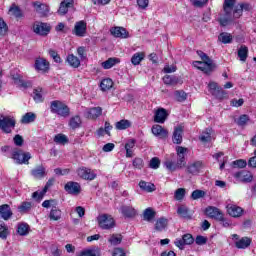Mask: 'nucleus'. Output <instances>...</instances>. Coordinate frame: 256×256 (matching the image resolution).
<instances>
[{
    "label": "nucleus",
    "instance_id": "3c124183",
    "mask_svg": "<svg viewBox=\"0 0 256 256\" xmlns=\"http://www.w3.org/2000/svg\"><path fill=\"white\" fill-rule=\"evenodd\" d=\"M249 53V49L246 46H241L238 50V57L240 61H247V54Z\"/></svg>",
    "mask_w": 256,
    "mask_h": 256
},
{
    "label": "nucleus",
    "instance_id": "f257e3e1",
    "mask_svg": "<svg viewBox=\"0 0 256 256\" xmlns=\"http://www.w3.org/2000/svg\"><path fill=\"white\" fill-rule=\"evenodd\" d=\"M177 161H173L169 158L166 159L164 165L168 171H177V169H183L187 162L185 161V153H187V148L178 146L176 147Z\"/></svg>",
    "mask_w": 256,
    "mask_h": 256
},
{
    "label": "nucleus",
    "instance_id": "9b49d317",
    "mask_svg": "<svg viewBox=\"0 0 256 256\" xmlns=\"http://www.w3.org/2000/svg\"><path fill=\"white\" fill-rule=\"evenodd\" d=\"M73 35H76V37H85V35H87V22L83 20L76 22Z\"/></svg>",
    "mask_w": 256,
    "mask_h": 256
},
{
    "label": "nucleus",
    "instance_id": "603ef678",
    "mask_svg": "<svg viewBox=\"0 0 256 256\" xmlns=\"http://www.w3.org/2000/svg\"><path fill=\"white\" fill-rule=\"evenodd\" d=\"M57 205H58V202L55 199L45 200L42 203V207L44 209H54L55 207H57Z\"/></svg>",
    "mask_w": 256,
    "mask_h": 256
},
{
    "label": "nucleus",
    "instance_id": "423d86ee",
    "mask_svg": "<svg viewBox=\"0 0 256 256\" xmlns=\"http://www.w3.org/2000/svg\"><path fill=\"white\" fill-rule=\"evenodd\" d=\"M14 128H15V118L0 114V129H2L4 133H11V129H14Z\"/></svg>",
    "mask_w": 256,
    "mask_h": 256
},
{
    "label": "nucleus",
    "instance_id": "c85d7f7f",
    "mask_svg": "<svg viewBox=\"0 0 256 256\" xmlns=\"http://www.w3.org/2000/svg\"><path fill=\"white\" fill-rule=\"evenodd\" d=\"M177 214L179 217H182V219H191V212L186 205H179L177 208Z\"/></svg>",
    "mask_w": 256,
    "mask_h": 256
},
{
    "label": "nucleus",
    "instance_id": "6e6d98bb",
    "mask_svg": "<svg viewBox=\"0 0 256 256\" xmlns=\"http://www.w3.org/2000/svg\"><path fill=\"white\" fill-rule=\"evenodd\" d=\"M184 198H185V188H178L174 192V199H176V201H183Z\"/></svg>",
    "mask_w": 256,
    "mask_h": 256
},
{
    "label": "nucleus",
    "instance_id": "8fccbe9b",
    "mask_svg": "<svg viewBox=\"0 0 256 256\" xmlns=\"http://www.w3.org/2000/svg\"><path fill=\"white\" fill-rule=\"evenodd\" d=\"M129 127H131V122L129 120H121L116 123V129H118L119 131L129 129Z\"/></svg>",
    "mask_w": 256,
    "mask_h": 256
},
{
    "label": "nucleus",
    "instance_id": "e2e57ef3",
    "mask_svg": "<svg viewBox=\"0 0 256 256\" xmlns=\"http://www.w3.org/2000/svg\"><path fill=\"white\" fill-rule=\"evenodd\" d=\"M48 53L52 59H54L55 63H61V57H59V54L53 49L48 50Z\"/></svg>",
    "mask_w": 256,
    "mask_h": 256
},
{
    "label": "nucleus",
    "instance_id": "5701e85b",
    "mask_svg": "<svg viewBox=\"0 0 256 256\" xmlns=\"http://www.w3.org/2000/svg\"><path fill=\"white\" fill-rule=\"evenodd\" d=\"M31 175L34 177V179H43V177L47 175V171L43 165H40L31 170Z\"/></svg>",
    "mask_w": 256,
    "mask_h": 256
},
{
    "label": "nucleus",
    "instance_id": "774afa93",
    "mask_svg": "<svg viewBox=\"0 0 256 256\" xmlns=\"http://www.w3.org/2000/svg\"><path fill=\"white\" fill-rule=\"evenodd\" d=\"M113 256H126L125 251L121 248H115L113 252Z\"/></svg>",
    "mask_w": 256,
    "mask_h": 256
},
{
    "label": "nucleus",
    "instance_id": "09e8293b",
    "mask_svg": "<svg viewBox=\"0 0 256 256\" xmlns=\"http://www.w3.org/2000/svg\"><path fill=\"white\" fill-rule=\"evenodd\" d=\"M144 221H153L155 218V211L152 208H147L143 213Z\"/></svg>",
    "mask_w": 256,
    "mask_h": 256
},
{
    "label": "nucleus",
    "instance_id": "ddd939ff",
    "mask_svg": "<svg viewBox=\"0 0 256 256\" xmlns=\"http://www.w3.org/2000/svg\"><path fill=\"white\" fill-rule=\"evenodd\" d=\"M227 213L230 217L239 218L243 215V208L235 204L228 203L226 205Z\"/></svg>",
    "mask_w": 256,
    "mask_h": 256
},
{
    "label": "nucleus",
    "instance_id": "7ed1b4c3",
    "mask_svg": "<svg viewBox=\"0 0 256 256\" xmlns=\"http://www.w3.org/2000/svg\"><path fill=\"white\" fill-rule=\"evenodd\" d=\"M197 55L202 59V61H194V67L204 73H211L213 71V60H211V58H209V56L203 51H198Z\"/></svg>",
    "mask_w": 256,
    "mask_h": 256
},
{
    "label": "nucleus",
    "instance_id": "5fc2aeb1",
    "mask_svg": "<svg viewBox=\"0 0 256 256\" xmlns=\"http://www.w3.org/2000/svg\"><path fill=\"white\" fill-rule=\"evenodd\" d=\"M7 31H9V26H7V23L3 18H0V37H5Z\"/></svg>",
    "mask_w": 256,
    "mask_h": 256
},
{
    "label": "nucleus",
    "instance_id": "2eb2a0df",
    "mask_svg": "<svg viewBox=\"0 0 256 256\" xmlns=\"http://www.w3.org/2000/svg\"><path fill=\"white\" fill-rule=\"evenodd\" d=\"M234 177L240 179V181H243L244 183H251V181H253V174L247 170L236 172Z\"/></svg>",
    "mask_w": 256,
    "mask_h": 256
},
{
    "label": "nucleus",
    "instance_id": "c756f323",
    "mask_svg": "<svg viewBox=\"0 0 256 256\" xmlns=\"http://www.w3.org/2000/svg\"><path fill=\"white\" fill-rule=\"evenodd\" d=\"M71 7H73V0L62 1L58 9L59 15H65L67 11H69V8Z\"/></svg>",
    "mask_w": 256,
    "mask_h": 256
},
{
    "label": "nucleus",
    "instance_id": "bf43d9fd",
    "mask_svg": "<svg viewBox=\"0 0 256 256\" xmlns=\"http://www.w3.org/2000/svg\"><path fill=\"white\" fill-rule=\"evenodd\" d=\"M175 97L177 101H179L180 103H183V101L187 100V93H185V91H176Z\"/></svg>",
    "mask_w": 256,
    "mask_h": 256
},
{
    "label": "nucleus",
    "instance_id": "b1692460",
    "mask_svg": "<svg viewBox=\"0 0 256 256\" xmlns=\"http://www.w3.org/2000/svg\"><path fill=\"white\" fill-rule=\"evenodd\" d=\"M166 119H167V110H165L164 108H160L156 110L154 115L155 123H165Z\"/></svg>",
    "mask_w": 256,
    "mask_h": 256
},
{
    "label": "nucleus",
    "instance_id": "cd10ccee",
    "mask_svg": "<svg viewBox=\"0 0 256 256\" xmlns=\"http://www.w3.org/2000/svg\"><path fill=\"white\" fill-rule=\"evenodd\" d=\"M102 113H103V109H101V107H94V108H90L86 112V117L88 119H97V117H101Z\"/></svg>",
    "mask_w": 256,
    "mask_h": 256
},
{
    "label": "nucleus",
    "instance_id": "39448f33",
    "mask_svg": "<svg viewBox=\"0 0 256 256\" xmlns=\"http://www.w3.org/2000/svg\"><path fill=\"white\" fill-rule=\"evenodd\" d=\"M97 223L100 229L109 231L115 227V219L109 214H100L97 217Z\"/></svg>",
    "mask_w": 256,
    "mask_h": 256
},
{
    "label": "nucleus",
    "instance_id": "f03ea898",
    "mask_svg": "<svg viewBox=\"0 0 256 256\" xmlns=\"http://www.w3.org/2000/svg\"><path fill=\"white\" fill-rule=\"evenodd\" d=\"M235 0H225L224 1V12L225 15L221 16L219 19L220 25L222 27H227L230 23H233L235 19Z\"/></svg>",
    "mask_w": 256,
    "mask_h": 256
},
{
    "label": "nucleus",
    "instance_id": "6e6552de",
    "mask_svg": "<svg viewBox=\"0 0 256 256\" xmlns=\"http://www.w3.org/2000/svg\"><path fill=\"white\" fill-rule=\"evenodd\" d=\"M13 159L19 165L29 164V159H31V153L23 152L21 150L13 152Z\"/></svg>",
    "mask_w": 256,
    "mask_h": 256
},
{
    "label": "nucleus",
    "instance_id": "69168bd1",
    "mask_svg": "<svg viewBox=\"0 0 256 256\" xmlns=\"http://www.w3.org/2000/svg\"><path fill=\"white\" fill-rule=\"evenodd\" d=\"M208 1L209 0H190L194 7H203L204 5H207Z\"/></svg>",
    "mask_w": 256,
    "mask_h": 256
},
{
    "label": "nucleus",
    "instance_id": "c03bdc74",
    "mask_svg": "<svg viewBox=\"0 0 256 256\" xmlns=\"http://www.w3.org/2000/svg\"><path fill=\"white\" fill-rule=\"evenodd\" d=\"M121 241H123V237L120 234H113L108 239L110 245H119L121 244Z\"/></svg>",
    "mask_w": 256,
    "mask_h": 256
},
{
    "label": "nucleus",
    "instance_id": "6ab92c4d",
    "mask_svg": "<svg viewBox=\"0 0 256 256\" xmlns=\"http://www.w3.org/2000/svg\"><path fill=\"white\" fill-rule=\"evenodd\" d=\"M208 87L212 93V95H216L219 99H223V97H227V93L223 90H219V86L215 82H210Z\"/></svg>",
    "mask_w": 256,
    "mask_h": 256
},
{
    "label": "nucleus",
    "instance_id": "473e14b6",
    "mask_svg": "<svg viewBox=\"0 0 256 256\" xmlns=\"http://www.w3.org/2000/svg\"><path fill=\"white\" fill-rule=\"evenodd\" d=\"M35 11L39 13V15H47L49 13V6L46 4H42L39 2L34 3Z\"/></svg>",
    "mask_w": 256,
    "mask_h": 256
},
{
    "label": "nucleus",
    "instance_id": "f3484780",
    "mask_svg": "<svg viewBox=\"0 0 256 256\" xmlns=\"http://www.w3.org/2000/svg\"><path fill=\"white\" fill-rule=\"evenodd\" d=\"M205 213L208 217H211V219H223V214H221V210L213 206L207 207Z\"/></svg>",
    "mask_w": 256,
    "mask_h": 256
},
{
    "label": "nucleus",
    "instance_id": "72a5a7b5",
    "mask_svg": "<svg viewBox=\"0 0 256 256\" xmlns=\"http://www.w3.org/2000/svg\"><path fill=\"white\" fill-rule=\"evenodd\" d=\"M49 219L50 221H59L61 219V209L54 207L50 210L49 213Z\"/></svg>",
    "mask_w": 256,
    "mask_h": 256
},
{
    "label": "nucleus",
    "instance_id": "4d7b16f0",
    "mask_svg": "<svg viewBox=\"0 0 256 256\" xmlns=\"http://www.w3.org/2000/svg\"><path fill=\"white\" fill-rule=\"evenodd\" d=\"M31 202H23L19 207H18V211L20 213H27V211L31 210Z\"/></svg>",
    "mask_w": 256,
    "mask_h": 256
},
{
    "label": "nucleus",
    "instance_id": "58836bf2",
    "mask_svg": "<svg viewBox=\"0 0 256 256\" xmlns=\"http://www.w3.org/2000/svg\"><path fill=\"white\" fill-rule=\"evenodd\" d=\"M100 87L102 91H109L113 88V80L111 78H105L101 81Z\"/></svg>",
    "mask_w": 256,
    "mask_h": 256
},
{
    "label": "nucleus",
    "instance_id": "a18cd8bd",
    "mask_svg": "<svg viewBox=\"0 0 256 256\" xmlns=\"http://www.w3.org/2000/svg\"><path fill=\"white\" fill-rule=\"evenodd\" d=\"M33 99L36 103H41L43 101V89L42 88L34 89Z\"/></svg>",
    "mask_w": 256,
    "mask_h": 256
},
{
    "label": "nucleus",
    "instance_id": "9d476101",
    "mask_svg": "<svg viewBox=\"0 0 256 256\" xmlns=\"http://www.w3.org/2000/svg\"><path fill=\"white\" fill-rule=\"evenodd\" d=\"M195 241L193 238V235L191 234H184L182 238H177L174 241V245L176 247H179L181 250L185 249V245H192V243Z\"/></svg>",
    "mask_w": 256,
    "mask_h": 256
},
{
    "label": "nucleus",
    "instance_id": "7c9ffc66",
    "mask_svg": "<svg viewBox=\"0 0 256 256\" xmlns=\"http://www.w3.org/2000/svg\"><path fill=\"white\" fill-rule=\"evenodd\" d=\"M139 187L142 191H145L146 193H153V191H155V189H157L155 187V184H153L151 182H145L143 180H141L139 182Z\"/></svg>",
    "mask_w": 256,
    "mask_h": 256
},
{
    "label": "nucleus",
    "instance_id": "052dcab7",
    "mask_svg": "<svg viewBox=\"0 0 256 256\" xmlns=\"http://www.w3.org/2000/svg\"><path fill=\"white\" fill-rule=\"evenodd\" d=\"M234 167H238L239 169H244V167H247V161L243 159L235 160L232 162Z\"/></svg>",
    "mask_w": 256,
    "mask_h": 256
},
{
    "label": "nucleus",
    "instance_id": "37998d69",
    "mask_svg": "<svg viewBox=\"0 0 256 256\" xmlns=\"http://www.w3.org/2000/svg\"><path fill=\"white\" fill-rule=\"evenodd\" d=\"M69 127L71 129H79L81 127V117L73 116L69 121Z\"/></svg>",
    "mask_w": 256,
    "mask_h": 256
},
{
    "label": "nucleus",
    "instance_id": "c9c22d12",
    "mask_svg": "<svg viewBox=\"0 0 256 256\" xmlns=\"http://www.w3.org/2000/svg\"><path fill=\"white\" fill-rule=\"evenodd\" d=\"M251 245V238L244 237L236 242L237 249H247Z\"/></svg>",
    "mask_w": 256,
    "mask_h": 256
},
{
    "label": "nucleus",
    "instance_id": "a19ab883",
    "mask_svg": "<svg viewBox=\"0 0 256 256\" xmlns=\"http://www.w3.org/2000/svg\"><path fill=\"white\" fill-rule=\"evenodd\" d=\"M163 82L165 85H177V83H179V78L173 75H166L163 77Z\"/></svg>",
    "mask_w": 256,
    "mask_h": 256
},
{
    "label": "nucleus",
    "instance_id": "f8f14e48",
    "mask_svg": "<svg viewBox=\"0 0 256 256\" xmlns=\"http://www.w3.org/2000/svg\"><path fill=\"white\" fill-rule=\"evenodd\" d=\"M34 68L36 71L39 73H47L49 71V61L45 58H36L35 63H34Z\"/></svg>",
    "mask_w": 256,
    "mask_h": 256
},
{
    "label": "nucleus",
    "instance_id": "864d4df0",
    "mask_svg": "<svg viewBox=\"0 0 256 256\" xmlns=\"http://www.w3.org/2000/svg\"><path fill=\"white\" fill-rule=\"evenodd\" d=\"M205 195H207V193L203 190H194L191 194V199H193V201H197V199H203Z\"/></svg>",
    "mask_w": 256,
    "mask_h": 256
},
{
    "label": "nucleus",
    "instance_id": "49530a36",
    "mask_svg": "<svg viewBox=\"0 0 256 256\" xmlns=\"http://www.w3.org/2000/svg\"><path fill=\"white\" fill-rule=\"evenodd\" d=\"M35 117V114L28 112L24 116H22L21 123H23L24 125L33 123V121H35Z\"/></svg>",
    "mask_w": 256,
    "mask_h": 256
},
{
    "label": "nucleus",
    "instance_id": "393cba45",
    "mask_svg": "<svg viewBox=\"0 0 256 256\" xmlns=\"http://www.w3.org/2000/svg\"><path fill=\"white\" fill-rule=\"evenodd\" d=\"M13 215V212L11 211V207L7 204H3L0 206V216L4 221H8V219H11V216Z\"/></svg>",
    "mask_w": 256,
    "mask_h": 256
},
{
    "label": "nucleus",
    "instance_id": "aec40b11",
    "mask_svg": "<svg viewBox=\"0 0 256 256\" xmlns=\"http://www.w3.org/2000/svg\"><path fill=\"white\" fill-rule=\"evenodd\" d=\"M188 173H191V175H198V173H201V169H203V162L196 161L188 165L187 167Z\"/></svg>",
    "mask_w": 256,
    "mask_h": 256
},
{
    "label": "nucleus",
    "instance_id": "4c0bfd02",
    "mask_svg": "<svg viewBox=\"0 0 256 256\" xmlns=\"http://www.w3.org/2000/svg\"><path fill=\"white\" fill-rule=\"evenodd\" d=\"M143 59H145V53L137 52L132 56L131 63L132 65H140Z\"/></svg>",
    "mask_w": 256,
    "mask_h": 256
},
{
    "label": "nucleus",
    "instance_id": "20e7f679",
    "mask_svg": "<svg viewBox=\"0 0 256 256\" xmlns=\"http://www.w3.org/2000/svg\"><path fill=\"white\" fill-rule=\"evenodd\" d=\"M50 111L58 115V117H69L71 110H69V106L59 100H54L50 103Z\"/></svg>",
    "mask_w": 256,
    "mask_h": 256
},
{
    "label": "nucleus",
    "instance_id": "de8ad7c7",
    "mask_svg": "<svg viewBox=\"0 0 256 256\" xmlns=\"http://www.w3.org/2000/svg\"><path fill=\"white\" fill-rule=\"evenodd\" d=\"M218 40L224 44L231 43V41H233V36L227 32H223L219 35Z\"/></svg>",
    "mask_w": 256,
    "mask_h": 256
},
{
    "label": "nucleus",
    "instance_id": "4468645a",
    "mask_svg": "<svg viewBox=\"0 0 256 256\" xmlns=\"http://www.w3.org/2000/svg\"><path fill=\"white\" fill-rule=\"evenodd\" d=\"M151 131L155 137H158V139H166V137L169 135L167 129L158 124L152 126Z\"/></svg>",
    "mask_w": 256,
    "mask_h": 256
},
{
    "label": "nucleus",
    "instance_id": "4be33fe9",
    "mask_svg": "<svg viewBox=\"0 0 256 256\" xmlns=\"http://www.w3.org/2000/svg\"><path fill=\"white\" fill-rule=\"evenodd\" d=\"M172 141H173V143H176V145H180V143H182V141H183V126H177L174 129Z\"/></svg>",
    "mask_w": 256,
    "mask_h": 256
},
{
    "label": "nucleus",
    "instance_id": "f704fd0d",
    "mask_svg": "<svg viewBox=\"0 0 256 256\" xmlns=\"http://www.w3.org/2000/svg\"><path fill=\"white\" fill-rule=\"evenodd\" d=\"M54 143L57 145H67L69 143V138L65 134H57L54 136Z\"/></svg>",
    "mask_w": 256,
    "mask_h": 256
},
{
    "label": "nucleus",
    "instance_id": "338daca9",
    "mask_svg": "<svg viewBox=\"0 0 256 256\" xmlns=\"http://www.w3.org/2000/svg\"><path fill=\"white\" fill-rule=\"evenodd\" d=\"M133 167H135V169H143V159L135 158L133 160Z\"/></svg>",
    "mask_w": 256,
    "mask_h": 256
},
{
    "label": "nucleus",
    "instance_id": "ea45409f",
    "mask_svg": "<svg viewBox=\"0 0 256 256\" xmlns=\"http://www.w3.org/2000/svg\"><path fill=\"white\" fill-rule=\"evenodd\" d=\"M212 133L213 130L211 129H206L204 132H202V134L200 135L199 139L200 141H202V143H209V141H211L212 139Z\"/></svg>",
    "mask_w": 256,
    "mask_h": 256
},
{
    "label": "nucleus",
    "instance_id": "a211bd4d",
    "mask_svg": "<svg viewBox=\"0 0 256 256\" xmlns=\"http://www.w3.org/2000/svg\"><path fill=\"white\" fill-rule=\"evenodd\" d=\"M111 35L118 37L120 39H127L129 37V32L123 27H114L110 29Z\"/></svg>",
    "mask_w": 256,
    "mask_h": 256
},
{
    "label": "nucleus",
    "instance_id": "680f3d73",
    "mask_svg": "<svg viewBox=\"0 0 256 256\" xmlns=\"http://www.w3.org/2000/svg\"><path fill=\"white\" fill-rule=\"evenodd\" d=\"M159 165H161V161L159 160V158L154 157L150 160L151 169H159Z\"/></svg>",
    "mask_w": 256,
    "mask_h": 256
},
{
    "label": "nucleus",
    "instance_id": "e433bc0d",
    "mask_svg": "<svg viewBox=\"0 0 256 256\" xmlns=\"http://www.w3.org/2000/svg\"><path fill=\"white\" fill-rule=\"evenodd\" d=\"M169 223V220H167V218H159L157 221H156V224H155V230L156 231H163V229H165V227H167Z\"/></svg>",
    "mask_w": 256,
    "mask_h": 256
},
{
    "label": "nucleus",
    "instance_id": "2f4dec72",
    "mask_svg": "<svg viewBox=\"0 0 256 256\" xmlns=\"http://www.w3.org/2000/svg\"><path fill=\"white\" fill-rule=\"evenodd\" d=\"M67 63L70 65V67H73L74 69H77L81 65V60L73 54H69L67 56Z\"/></svg>",
    "mask_w": 256,
    "mask_h": 256
},
{
    "label": "nucleus",
    "instance_id": "0eeeda50",
    "mask_svg": "<svg viewBox=\"0 0 256 256\" xmlns=\"http://www.w3.org/2000/svg\"><path fill=\"white\" fill-rule=\"evenodd\" d=\"M78 177L85 179L86 181H93L97 177V173L94 172L91 168L80 167L76 171Z\"/></svg>",
    "mask_w": 256,
    "mask_h": 256
},
{
    "label": "nucleus",
    "instance_id": "1a4fd4ad",
    "mask_svg": "<svg viewBox=\"0 0 256 256\" xmlns=\"http://www.w3.org/2000/svg\"><path fill=\"white\" fill-rule=\"evenodd\" d=\"M33 31L34 33H36V35H41L42 37H45V35H49V32L51 31V26L47 25V23L35 22L33 24Z\"/></svg>",
    "mask_w": 256,
    "mask_h": 256
},
{
    "label": "nucleus",
    "instance_id": "bb28decb",
    "mask_svg": "<svg viewBox=\"0 0 256 256\" xmlns=\"http://www.w3.org/2000/svg\"><path fill=\"white\" fill-rule=\"evenodd\" d=\"M119 63H121V59L112 57V58H109L108 60L102 62L101 67H103L106 70L112 69V67H115V65H119Z\"/></svg>",
    "mask_w": 256,
    "mask_h": 256
},
{
    "label": "nucleus",
    "instance_id": "412c9836",
    "mask_svg": "<svg viewBox=\"0 0 256 256\" xmlns=\"http://www.w3.org/2000/svg\"><path fill=\"white\" fill-rule=\"evenodd\" d=\"M243 11H251V5L244 3L235 7L234 19H239L243 15Z\"/></svg>",
    "mask_w": 256,
    "mask_h": 256
},
{
    "label": "nucleus",
    "instance_id": "dca6fc26",
    "mask_svg": "<svg viewBox=\"0 0 256 256\" xmlns=\"http://www.w3.org/2000/svg\"><path fill=\"white\" fill-rule=\"evenodd\" d=\"M65 191L71 195H79L81 193V186L77 182H68L65 185Z\"/></svg>",
    "mask_w": 256,
    "mask_h": 256
},
{
    "label": "nucleus",
    "instance_id": "79ce46f5",
    "mask_svg": "<svg viewBox=\"0 0 256 256\" xmlns=\"http://www.w3.org/2000/svg\"><path fill=\"white\" fill-rule=\"evenodd\" d=\"M17 233L20 234L22 237H24L25 235H29V224L27 223L18 224Z\"/></svg>",
    "mask_w": 256,
    "mask_h": 256
},
{
    "label": "nucleus",
    "instance_id": "13d9d810",
    "mask_svg": "<svg viewBox=\"0 0 256 256\" xmlns=\"http://www.w3.org/2000/svg\"><path fill=\"white\" fill-rule=\"evenodd\" d=\"M9 14L12 15L13 17H21V15H22L21 9H19V7L16 5H13L9 9Z\"/></svg>",
    "mask_w": 256,
    "mask_h": 256
},
{
    "label": "nucleus",
    "instance_id": "0e129e2a",
    "mask_svg": "<svg viewBox=\"0 0 256 256\" xmlns=\"http://www.w3.org/2000/svg\"><path fill=\"white\" fill-rule=\"evenodd\" d=\"M7 235H9V231L7 230V226L0 224V237L1 239H7Z\"/></svg>",
    "mask_w": 256,
    "mask_h": 256
},
{
    "label": "nucleus",
    "instance_id": "a878e982",
    "mask_svg": "<svg viewBox=\"0 0 256 256\" xmlns=\"http://www.w3.org/2000/svg\"><path fill=\"white\" fill-rule=\"evenodd\" d=\"M120 213H122L124 217L132 218L137 215V210L133 208V206H122L120 208Z\"/></svg>",
    "mask_w": 256,
    "mask_h": 256
}]
</instances>
